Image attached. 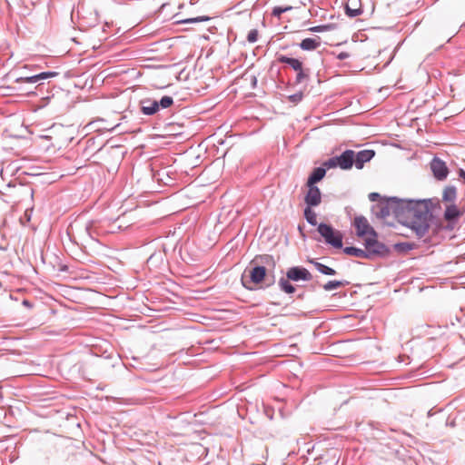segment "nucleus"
Here are the masks:
<instances>
[{
    "instance_id": "f257e3e1",
    "label": "nucleus",
    "mask_w": 465,
    "mask_h": 465,
    "mask_svg": "<svg viewBox=\"0 0 465 465\" xmlns=\"http://www.w3.org/2000/svg\"><path fill=\"white\" fill-rule=\"evenodd\" d=\"M400 204L398 221L411 228L419 238L424 237L429 232L433 218L432 209L435 206L433 200L401 199Z\"/></svg>"
},
{
    "instance_id": "f03ea898",
    "label": "nucleus",
    "mask_w": 465,
    "mask_h": 465,
    "mask_svg": "<svg viewBox=\"0 0 465 465\" xmlns=\"http://www.w3.org/2000/svg\"><path fill=\"white\" fill-rule=\"evenodd\" d=\"M401 199L391 197L382 200L373 207V211L378 218L386 219L393 214L398 219V209L401 207Z\"/></svg>"
},
{
    "instance_id": "7ed1b4c3",
    "label": "nucleus",
    "mask_w": 465,
    "mask_h": 465,
    "mask_svg": "<svg viewBox=\"0 0 465 465\" xmlns=\"http://www.w3.org/2000/svg\"><path fill=\"white\" fill-rule=\"evenodd\" d=\"M317 231L326 243L338 249L342 247V234L341 232L334 230L331 225L323 223L318 225Z\"/></svg>"
},
{
    "instance_id": "20e7f679",
    "label": "nucleus",
    "mask_w": 465,
    "mask_h": 465,
    "mask_svg": "<svg viewBox=\"0 0 465 465\" xmlns=\"http://www.w3.org/2000/svg\"><path fill=\"white\" fill-rule=\"evenodd\" d=\"M364 245L367 250L368 259L385 257L390 252L389 248L384 243L378 242L374 236L366 238Z\"/></svg>"
},
{
    "instance_id": "39448f33",
    "label": "nucleus",
    "mask_w": 465,
    "mask_h": 465,
    "mask_svg": "<svg viewBox=\"0 0 465 465\" xmlns=\"http://www.w3.org/2000/svg\"><path fill=\"white\" fill-rule=\"evenodd\" d=\"M354 226L359 237H363L366 235H369V237H377L376 232L372 227H371L368 220L364 216H356L354 218Z\"/></svg>"
},
{
    "instance_id": "423d86ee",
    "label": "nucleus",
    "mask_w": 465,
    "mask_h": 465,
    "mask_svg": "<svg viewBox=\"0 0 465 465\" xmlns=\"http://www.w3.org/2000/svg\"><path fill=\"white\" fill-rule=\"evenodd\" d=\"M286 277L288 280L292 282L299 281H311L312 279V275L311 272L304 267L302 266H293L288 269L286 272Z\"/></svg>"
},
{
    "instance_id": "0eeeda50",
    "label": "nucleus",
    "mask_w": 465,
    "mask_h": 465,
    "mask_svg": "<svg viewBox=\"0 0 465 465\" xmlns=\"http://www.w3.org/2000/svg\"><path fill=\"white\" fill-rule=\"evenodd\" d=\"M463 214L456 204L451 203L446 207L444 212V219L448 222L446 229L453 230L456 226L457 220Z\"/></svg>"
},
{
    "instance_id": "6e6552de",
    "label": "nucleus",
    "mask_w": 465,
    "mask_h": 465,
    "mask_svg": "<svg viewBox=\"0 0 465 465\" xmlns=\"http://www.w3.org/2000/svg\"><path fill=\"white\" fill-rule=\"evenodd\" d=\"M430 169L435 178H437L440 181L446 179L448 176L449 170L448 167L446 166L445 162H443L438 157H434L430 162Z\"/></svg>"
},
{
    "instance_id": "1a4fd4ad",
    "label": "nucleus",
    "mask_w": 465,
    "mask_h": 465,
    "mask_svg": "<svg viewBox=\"0 0 465 465\" xmlns=\"http://www.w3.org/2000/svg\"><path fill=\"white\" fill-rule=\"evenodd\" d=\"M308 192L305 195L304 202L309 207L318 206L322 202V193L320 189L315 185H307Z\"/></svg>"
},
{
    "instance_id": "9d476101",
    "label": "nucleus",
    "mask_w": 465,
    "mask_h": 465,
    "mask_svg": "<svg viewBox=\"0 0 465 465\" xmlns=\"http://www.w3.org/2000/svg\"><path fill=\"white\" fill-rule=\"evenodd\" d=\"M58 74L56 72H43L35 75L32 76H25L16 78V83H28V84H35L38 81L45 80L51 77L56 76Z\"/></svg>"
},
{
    "instance_id": "9b49d317",
    "label": "nucleus",
    "mask_w": 465,
    "mask_h": 465,
    "mask_svg": "<svg viewBox=\"0 0 465 465\" xmlns=\"http://www.w3.org/2000/svg\"><path fill=\"white\" fill-rule=\"evenodd\" d=\"M373 150H361L357 153H354V164L357 169H361L365 163L371 161L374 156Z\"/></svg>"
},
{
    "instance_id": "f8f14e48",
    "label": "nucleus",
    "mask_w": 465,
    "mask_h": 465,
    "mask_svg": "<svg viewBox=\"0 0 465 465\" xmlns=\"http://www.w3.org/2000/svg\"><path fill=\"white\" fill-rule=\"evenodd\" d=\"M336 160L339 161V167L343 170L350 169L354 163V152L346 150L340 156H336Z\"/></svg>"
},
{
    "instance_id": "ddd939ff",
    "label": "nucleus",
    "mask_w": 465,
    "mask_h": 465,
    "mask_svg": "<svg viewBox=\"0 0 465 465\" xmlns=\"http://www.w3.org/2000/svg\"><path fill=\"white\" fill-rule=\"evenodd\" d=\"M140 104L141 112L145 115H153L159 110V104L156 100L143 99Z\"/></svg>"
},
{
    "instance_id": "4468645a",
    "label": "nucleus",
    "mask_w": 465,
    "mask_h": 465,
    "mask_svg": "<svg viewBox=\"0 0 465 465\" xmlns=\"http://www.w3.org/2000/svg\"><path fill=\"white\" fill-rule=\"evenodd\" d=\"M345 11L350 17H356L361 14V0H348L345 5Z\"/></svg>"
},
{
    "instance_id": "2eb2a0df",
    "label": "nucleus",
    "mask_w": 465,
    "mask_h": 465,
    "mask_svg": "<svg viewBox=\"0 0 465 465\" xmlns=\"http://www.w3.org/2000/svg\"><path fill=\"white\" fill-rule=\"evenodd\" d=\"M266 275V269L263 266H254L250 270V278L253 283H260Z\"/></svg>"
},
{
    "instance_id": "dca6fc26",
    "label": "nucleus",
    "mask_w": 465,
    "mask_h": 465,
    "mask_svg": "<svg viewBox=\"0 0 465 465\" xmlns=\"http://www.w3.org/2000/svg\"><path fill=\"white\" fill-rule=\"evenodd\" d=\"M321 45L320 37L305 38L300 44L299 46L304 51H312L317 49Z\"/></svg>"
},
{
    "instance_id": "f3484780",
    "label": "nucleus",
    "mask_w": 465,
    "mask_h": 465,
    "mask_svg": "<svg viewBox=\"0 0 465 465\" xmlns=\"http://www.w3.org/2000/svg\"><path fill=\"white\" fill-rule=\"evenodd\" d=\"M325 173L326 170L324 167L315 168L308 178L307 185H314L325 176Z\"/></svg>"
},
{
    "instance_id": "a211bd4d",
    "label": "nucleus",
    "mask_w": 465,
    "mask_h": 465,
    "mask_svg": "<svg viewBox=\"0 0 465 465\" xmlns=\"http://www.w3.org/2000/svg\"><path fill=\"white\" fill-rule=\"evenodd\" d=\"M278 61L280 63L289 64L295 72L301 71V68L302 67V62L296 58H291V57H287L285 55H280L278 57Z\"/></svg>"
},
{
    "instance_id": "6ab92c4d",
    "label": "nucleus",
    "mask_w": 465,
    "mask_h": 465,
    "mask_svg": "<svg viewBox=\"0 0 465 465\" xmlns=\"http://www.w3.org/2000/svg\"><path fill=\"white\" fill-rule=\"evenodd\" d=\"M343 252L348 255H351V256L368 259V254H367L366 249L362 250V249H360L357 247L349 246V247L343 248Z\"/></svg>"
},
{
    "instance_id": "aec40b11",
    "label": "nucleus",
    "mask_w": 465,
    "mask_h": 465,
    "mask_svg": "<svg viewBox=\"0 0 465 465\" xmlns=\"http://www.w3.org/2000/svg\"><path fill=\"white\" fill-rule=\"evenodd\" d=\"M457 197V191L456 187L450 185L445 187L443 193H442V200L444 202L454 203Z\"/></svg>"
},
{
    "instance_id": "412c9836",
    "label": "nucleus",
    "mask_w": 465,
    "mask_h": 465,
    "mask_svg": "<svg viewBox=\"0 0 465 465\" xmlns=\"http://www.w3.org/2000/svg\"><path fill=\"white\" fill-rule=\"evenodd\" d=\"M310 262L312 264H313V266L315 267V269L319 272H321V273H322L324 275H330L331 276V275L336 274V272H335L334 269H332V268H331V267H329V266H327L325 264H322V263H321V262H317L315 260H310Z\"/></svg>"
},
{
    "instance_id": "4be33fe9",
    "label": "nucleus",
    "mask_w": 465,
    "mask_h": 465,
    "mask_svg": "<svg viewBox=\"0 0 465 465\" xmlns=\"http://www.w3.org/2000/svg\"><path fill=\"white\" fill-rule=\"evenodd\" d=\"M290 281L286 277L281 278L278 282L280 289L286 293H293L295 292V287L290 283Z\"/></svg>"
},
{
    "instance_id": "5701e85b",
    "label": "nucleus",
    "mask_w": 465,
    "mask_h": 465,
    "mask_svg": "<svg viewBox=\"0 0 465 465\" xmlns=\"http://www.w3.org/2000/svg\"><path fill=\"white\" fill-rule=\"evenodd\" d=\"M304 217L308 223L314 226L317 224V215L314 211L312 210L311 207L307 206L304 209Z\"/></svg>"
},
{
    "instance_id": "b1692460",
    "label": "nucleus",
    "mask_w": 465,
    "mask_h": 465,
    "mask_svg": "<svg viewBox=\"0 0 465 465\" xmlns=\"http://www.w3.org/2000/svg\"><path fill=\"white\" fill-rule=\"evenodd\" d=\"M347 283H348L347 282H341V281H336V280L329 281L327 283H325L323 285V289L326 292H330V291L338 289L340 287H342V286L346 285Z\"/></svg>"
},
{
    "instance_id": "393cba45",
    "label": "nucleus",
    "mask_w": 465,
    "mask_h": 465,
    "mask_svg": "<svg viewBox=\"0 0 465 465\" xmlns=\"http://www.w3.org/2000/svg\"><path fill=\"white\" fill-rule=\"evenodd\" d=\"M296 78L295 81L297 84H301L304 82L305 80L309 79V69L304 70L302 67L301 68V71H296Z\"/></svg>"
},
{
    "instance_id": "a878e982",
    "label": "nucleus",
    "mask_w": 465,
    "mask_h": 465,
    "mask_svg": "<svg viewBox=\"0 0 465 465\" xmlns=\"http://www.w3.org/2000/svg\"><path fill=\"white\" fill-rule=\"evenodd\" d=\"M158 104L159 108L166 109L173 104V100L171 96H163Z\"/></svg>"
},
{
    "instance_id": "bb28decb",
    "label": "nucleus",
    "mask_w": 465,
    "mask_h": 465,
    "mask_svg": "<svg viewBox=\"0 0 465 465\" xmlns=\"http://www.w3.org/2000/svg\"><path fill=\"white\" fill-rule=\"evenodd\" d=\"M290 9H292L291 6H288V7L275 6L272 9V15L273 16L280 17L282 14H283L284 12H286V11H288Z\"/></svg>"
},
{
    "instance_id": "cd10ccee",
    "label": "nucleus",
    "mask_w": 465,
    "mask_h": 465,
    "mask_svg": "<svg viewBox=\"0 0 465 465\" xmlns=\"http://www.w3.org/2000/svg\"><path fill=\"white\" fill-rule=\"evenodd\" d=\"M258 40V30L252 29L247 35V41L249 43H255Z\"/></svg>"
},
{
    "instance_id": "c85d7f7f",
    "label": "nucleus",
    "mask_w": 465,
    "mask_h": 465,
    "mask_svg": "<svg viewBox=\"0 0 465 465\" xmlns=\"http://www.w3.org/2000/svg\"><path fill=\"white\" fill-rule=\"evenodd\" d=\"M302 97H303L302 93L299 92V93L293 94L292 95H289L288 96V100L291 103L298 104V103H300L302 100Z\"/></svg>"
},
{
    "instance_id": "c756f323",
    "label": "nucleus",
    "mask_w": 465,
    "mask_h": 465,
    "mask_svg": "<svg viewBox=\"0 0 465 465\" xmlns=\"http://www.w3.org/2000/svg\"><path fill=\"white\" fill-rule=\"evenodd\" d=\"M208 20H209L208 16H197V17L183 20L182 23L191 24V23H198V22L208 21Z\"/></svg>"
},
{
    "instance_id": "7c9ffc66",
    "label": "nucleus",
    "mask_w": 465,
    "mask_h": 465,
    "mask_svg": "<svg viewBox=\"0 0 465 465\" xmlns=\"http://www.w3.org/2000/svg\"><path fill=\"white\" fill-rule=\"evenodd\" d=\"M323 165L328 169L334 168L336 166H339V161L336 160V157H331L328 159L326 162H324Z\"/></svg>"
},
{
    "instance_id": "2f4dec72",
    "label": "nucleus",
    "mask_w": 465,
    "mask_h": 465,
    "mask_svg": "<svg viewBox=\"0 0 465 465\" xmlns=\"http://www.w3.org/2000/svg\"><path fill=\"white\" fill-rule=\"evenodd\" d=\"M381 198V195L378 193H371L369 194V200L371 202H376Z\"/></svg>"
},
{
    "instance_id": "473e14b6",
    "label": "nucleus",
    "mask_w": 465,
    "mask_h": 465,
    "mask_svg": "<svg viewBox=\"0 0 465 465\" xmlns=\"http://www.w3.org/2000/svg\"><path fill=\"white\" fill-rule=\"evenodd\" d=\"M326 28H327V26H324V25H318V26L312 27L310 30H311V31H312V32H322V31H324Z\"/></svg>"
},
{
    "instance_id": "72a5a7b5",
    "label": "nucleus",
    "mask_w": 465,
    "mask_h": 465,
    "mask_svg": "<svg viewBox=\"0 0 465 465\" xmlns=\"http://www.w3.org/2000/svg\"><path fill=\"white\" fill-rule=\"evenodd\" d=\"M349 56H350V55H349V54H348V53H346V52H341L340 54H337V58H338L339 60H345V59H347Z\"/></svg>"
},
{
    "instance_id": "f704fd0d",
    "label": "nucleus",
    "mask_w": 465,
    "mask_h": 465,
    "mask_svg": "<svg viewBox=\"0 0 465 465\" xmlns=\"http://www.w3.org/2000/svg\"><path fill=\"white\" fill-rule=\"evenodd\" d=\"M23 303H24V305H25V306H30V303H29V302H28L27 300H25V301L23 302Z\"/></svg>"
},
{
    "instance_id": "c9c22d12",
    "label": "nucleus",
    "mask_w": 465,
    "mask_h": 465,
    "mask_svg": "<svg viewBox=\"0 0 465 465\" xmlns=\"http://www.w3.org/2000/svg\"><path fill=\"white\" fill-rule=\"evenodd\" d=\"M256 82H257L256 77H255V76H252V84H253V85H255V84H256Z\"/></svg>"
}]
</instances>
